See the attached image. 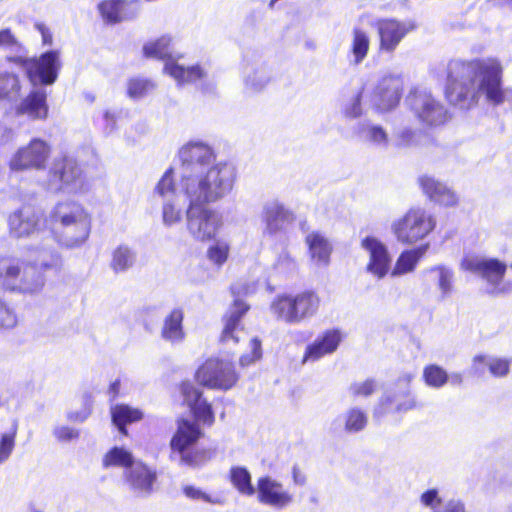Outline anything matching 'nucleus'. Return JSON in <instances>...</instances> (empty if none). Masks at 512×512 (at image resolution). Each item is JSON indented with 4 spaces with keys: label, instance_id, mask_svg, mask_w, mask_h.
I'll return each instance as SVG.
<instances>
[{
    "label": "nucleus",
    "instance_id": "f257e3e1",
    "mask_svg": "<svg viewBox=\"0 0 512 512\" xmlns=\"http://www.w3.org/2000/svg\"><path fill=\"white\" fill-rule=\"evenodd\" d=\"M481 96L493 105L507 103L512 108V89L502 87V66L494 58L463 61L447 65L445 97L460 109H470Z\"/></svg>",
    "mask_w": 512,
    "mask_h": 512
},
{
    "label": "nucleus",
    "instance_id": "f03ea898",
    "mask_svg": "<svg viewBox=\"0 0 512 512\" xmlns=\"http://www.w3.org/2000/svg\"><path fill=\"white\" fill-rule=\"evenodd\" d=\"M179 390L194 421L185 417L177 418L176 430L169 443L170 458L177 459L181 466L196 468L206 461L205 450L197 448L203 436L200 424L212 425L214 413L211 405L202 397V392L191 382L182 381Z\"/></svg>",
    "mask_w": 512,
    "mask_h": 512
},
{
    "label": "nucleus",
    "instance_id": "7ed1b4c3",
    "mask_svg": "<svg viewBox=\"0 0 512 512\" xmlns=\"http://www.w3.org/2000/svg\"><path fill=\"white\" fill-rule=\"evenodd\" d=\"M184 192L190 201L187 209V227L190 233L201 241L214 239L221 226V219L206 207L214 198L211 184L206 179L187 177Z\"/></svg>",
    "mask_w": 512,
    "mask_h": 512
},
{
    "label": "nucleus",
    "instance_id": "20e7f679",
    "mask_svg": "<svg viewBox=\"0 0 512 512\" xmlns=\"http://www.w3.org/2000/svg\"><path fill=\"white\" fill-rule=\"evenodd\" d=\"M60 268L59 258L53 263L37 264L13 256L1 257L0 288L11 293H35L45 285V272H58Z\"/></svg>",
    "mask_w": 512,
    "mask_h": 512
},
{
    "label": "nucleus",
    "instance_id": "39448f33",
    "mask_svg": "<svg viewBox=\"0 0 512 512\" xmlns=\"http://www.w3.org/2000/svg\"><path fill=\"white\" fill-rule=\"evenodd\" d=\"M52 233L55 240L68 247H79L89 238L92 226L91 215L78 202H58L51 211Z\"/></svg>",
    "mask_w": 512,
    "mask_h": 512
},
{
    "label": "nucleus",
    "instance_id": "423d86ee",
    "mask_svg": "<svg viewBox=\"0 0 512 512\" xmlns=\"http://www.w3.org/2000/svg\"><path fill=\"white\" fill-rule=\"evenodd\" d=\"M319 297L312 291L297 295H279L270 304L271 312L288 324H299L312 317L319 308Z\"/></svg>",
    "mask_w": 512,
    "mask_h": 512
},
{
    "label": "nucleus",
    "instance_id": "0eeeda50",
    "mask_svg": "<svg viewBox=\"0 0 512 512\" xmlns=\"http://www.w3.org/2000/svg\"><path fill=\"white\" fill-rule=\"evenodd\" d=\"M48 182L58 191L78 193L88 188L80 163L73 157L62 154L54 158L48 170Z\"/></svg>",
    "mask_w": 512,
    "mask_h": 512
},
{
    "label": "nucleus",
    "instance_id": "6e6552de",
    "mask_svg": "<svg viewBox=\"0 0 512 512\" xmlns=\"http://www.w3.org/2000/svg\"><path fill=\"white\" fill-rule=\"evenodd\" d=\"M436 226L435 219L423 208H411L401 218L395 220L391 230L397 241L414 244L424 239Z\"/></svg>",
    "mask_w": 512,
    "mask_h": 512
},
{
    "label": "nucleus",
    "instance_id": "1a4fd4ad",
    "mask_svg": "<svg viewBox=\"0 0 512 512\" xmlns=\"http://www.w3.org/2000/svg\"><path fill=\"white\" fill-rule=\"evenodd\" d=\"M406 103L415 117L429 127L441 126L450 117L446 106L426 89L415 88L410 91Z\"/></svg>",
    "mask_w": 512,
    "mask_h": 512
},
{
    "label": "nucleus",
    "instance_id": "9d476101",
    "mask_svg": "<svg viewBox=\"0 0 512 512\" xmlns=\"http://www.w3.org/2000/svg\"><path fill=\"white\" fill-rule=\"evenodd\" d=\"M462 268L471 272H478L488 283V293L503 295L512 292V283L503 282L507 265L496 258H465Z\"/></svg>",
    "mask_w": 512,
    "mask_h": 512
},
{
    "label": "nucleus",
    "instance_id": "9b49d317",
    "mask_svg": "<svg viewBox=\"0 0 512 512\" xmlns=\"http://www.w3.org/2000/svg\"><path fill=\"white\" fill-rule=\"evenodd\" d=\"M11 61L21 65L32 84L40 82L43 85L53 84L61 67L59 52L51 50L43 53L39 58L14 57Z\"/></svg>",
    "mask_w": 512,
    "mask_h": 512
},
{
    "label": "nucleus",
    "instance_id": "f8f14e48",
    "mask_svg": "<svg viewBox=\"0 0 512 512\" xmlns=\"http://www.w3.org/2000/svg\"><path fill=\"white\" fill-rule=\"evenodd\" d=\"M52 154V148L45 140L33 138L20 147L10 160L13 171L43 170Z\"/></svg>",
    "mask_w": 512,
    "mask_h": 512
},
{
    "label": "nucleus",
    "instance_id": "ddd939ff",
    "mask_svg": "<svg viewBox=\"0 0 512 512\" xmlns=\"http://www.w3.org/2000/svg\"><path fill=\"white\" fill-rule=\"evenodd\" d=\"M254 291L255 285L247 281L240 280L231 285L230 295L232 303L230 304L228 315H226V342L233 340L234 343H237L239 341L234 332L240 327L241 319L250 309V305L246 302V297Z\"/></svg>",
    "mask_w": 512,
    "mask_h": 512
},
{
    "label": "nucleus",
    "instance_id": "4468645a",
    "mask_svg": "<svg viewBox=\"0 0 512 512\" xmlns=\"http://www.w3.org/2000/svg\"><path fill=\"white\" fill-rule=\"evenodd\" d=\"M44 223V213L30 204L22 205L8 217L9 232L16 238H26L38 233Z\"/></svg>",
    "mask_w": 512,
    "mask_h": 512
},
{
    "label": "nucleus",
    "instance_id": "2eb2a0df",
    "mask_svg": "<svg viewBox=\"0 0 512 512\" xmlns=\"http://www.w3.org/2000/svg\"><path fill=\"white\" fill-rule=\"evenodd\" d=\"M402 90L403 80L399 75L383 76L373 91V106L380 112L394 109L400 102Z\"/></svg>",
    "mask_w": 512,
    "mask_h": 512
},
{
    "label": "nucleus",
    "instance_id": "dca6fc26",
    "mask_svg": "<svg viewBox=\"0 0 512 512\" xmlns=\"http://www.w3.org/2000/svg\"><path fill=\"white\" fill-rule=\"evenodd\" d=\"M376 27L380 39V51L393 53L405 36L416 29V24L413 20L381 19Z\"/></svg>",
    "mask_w": 512,
    "mask_h": 512
},
{
    "label": "nucleus",
    "instance_id": "f3484780",
    "mask_svg": "<svg viewBox=\"0 0 512 512\" xmlns=\"http://www.w3.org/2000/svg\"><path fill=\"white\" fill-rule=\"evenodd\" d=\"M361 247L369 254L367 272L378 279H383L391 268L392 258L387 246L373 236H366L361 241Z\"/></svg>",
    "mask_w": 512,
    "mask_h": 512
},
{
    "label": "nucleus",
    "instance_id": "a211bd4d",
    "mask_svg": "<svg viewBox=\"0 0 512 512\" xmlns=\"http://www.w3.org/2000/svg\"><path fill=\"white\" fill-rule=\"evenodd\" d=\"M256 491L258 501L261 504L271 506L275 509H284L293 501V495L284 489L282 483L269 476L258 479Z\"/></svg>",
    "mask_w": 512,
    "mask_h": 512
},
{
    "label": "nucleus",
    "instance_id": "6ab92c4d",
    "mask_svg": "<svg viewBox=\"0 0 512 512\" xmlns=\"http://www.w3.org/2000/svg\"><path fill=\"white\" fill-rule=\"evenodd\" d=\"M414 375L404 374L396 384V388L388 391L382 397L381 404L386 411L407 412L416 407V400L411 394L409 384Z\"/></svg>",
    "mask_w": 512,
    "mask_h": 512
},
{
    "label": "nucleus",
    "instance_id": "aec40b11",
    "mask_svg": "<svg viewBox=\"0 0 512 512\" xmlns=\"http://www.w3.org/2000/svg\"><path fill=\"white\" fill-rule=\"evenodd\" d=\"M140 8V0H102L98 4L101 18L111 25L134 18Z\"/></svg>",
    "mask_w": 512,
    "mask_h": 512
},
{
    "label": "nucleus",
    "instance_id": "412c9836",
    "mask_svg": "<svg viewBox=\"0 0 512 512\" xmlns=\"http://www.w3.org/2000/svg\"><path fill=\"white\" fill-rule=\"evenodd\" d=\"M243 74L245 89L253 94L262 92L272 80V70L261 57L249 61Z\"/></svg>",
    "mask_w": 512,
    "mask_h": 512
},
{
    "label": "nucleus",
    "instance_id": "4be33fe9",
    "mask_svg": "<svg viewBox=\"0 0 512 512\" xmlns=\"http://www.w3.org/2000/svg\"><path fill=\"white\" fill-rule=\"evenodd\" d=\"M18 115H26L32 120H45L49 114L47 94L44 90H32L16 108Z\"/></svg>",
    "mask_w": 512,
    "mask_h": 512
},
{
    "label": "nucleus",
    "instance_id": "5701e85b",
    "mask_svg": "<svg viewBox=\"0 0 512 512\" xmlns=\"http://www.w3.org/2000/svg\"><path fill=\"white\" fill-rule=\"evenodd\" d=\"M419 183L422 191L431 201L443 206H455L458 203L455 192L435 178L422 176L419 178Z\"/></svg>",
    "mask_w": 512,
    "mask_h": 512
},
{
    "label": "nucleus",
    "instance_id": "b1692460",
    "mask_svg": "<svg viewBox=\"0 0 512 512\" xmlns=\"http://www.w3.org/2000/svg\"><path fill=\"white\" fill-rule=\"evenodd\" d=\"M341 334L338 330H327L307 346L304 361H317L321 357L333 353L339 346Z\"/></svg>",
    "mask_w": 512,
    "mask_h": 512
},
{
    "label": "nucleus",
    "instance_id": "393cba45",
    "mask_svg": "<svg viewBox=\"0 0 512 512\" xmlns=\"http://www.w3.org/2000/svg\"><path fill=\"white\" fill-rule=\"evenodd\" d=\"M289 217V211L282 204L276 201L265 204L262 212V220L265 223L263 233L271 236L277 234L289 221Z\"/></svg>",
    "mask_w": 512,
    "mask_h": 512
},
{
    "label": "nucleus",
    "instance_id": "a878e982",
    "mask_svg": "<svg viewBox=\"0 0 512 512\" xmlns=\"http://www.w3.org/2000/svg\"><path fill=\"white\" fill-rule=\"evenodd\" d=\"M156 478V472L142 462L133 465L126 473V479L130 486L145 494L152 492Z\"/></svg>",
    "mask_w": 512,
    "mask_h": 512
},
{
    "label": "nucleus",
    "instance_id": "bb28decb",
    "mask_svg": "<svg viewBox=\"0 0 512 512\" xmlns=\"http://www.w3.org/2000/svg\"><path fill=\"white\" fill-rule=\"evenodd\" d=\"M224 364L222 360L209 358L196 371V379L202 385L216 388L222 387Z\"/></svg>",
    "mask_w": 512,
    "mask_h": 512
},
{
    "label": "nucleus",
    "instance_id": "cd10ccee",
    "mask_svg": "<svg viewBox=\"0 0 512 512\" xmlns=\"http://www.w3.org/2000/svg\"><path fill=\"white\" fill-rule=\"evenodd\" d=\"M355 131L358 137L366 143L379 148H386L388 146V134L386 130L378 124H374L368 120L361 121L356 125Z\"/></svg>",
    "mask_w": 512,
    "mask_h": 512
},
{
    "label": "nucleus",
    "instance_id": "c85d7f7f",
    "mask_svg": "<svg viewBox=\"0 0 512 512\" xmlns=\"http://www.w3.org/2000/svg\"><path fill=\"white\" fill-rule=\"evenodd\" d=\"M306 243L311 259L318 266H327L330 261L332 247L329 241L320 233L312 232L307 235Z\"/></svg>",
    "mask_w": 512,
    "mask_h": 512
},
{
    "label": "nucleus",
    "instance_id": "c756f323",
    "mask_svg": "<svg viewBox=\"0 0 512 512\" xmlns=\"http://www.w3.org/2000/svg\"><path fill=\"white\" fill-rule=\"evenodd\" d=\"M111 418L119 432L127 436V425L140 421L143 418V413L138 408L126 404H117L111 408Z\"/></svg>",
    "mask_w": 512,
    "mask_h": 512
},
{
    "label": "nucleus",
    "instance_id": "7c9ffc66",
    "mask_svg": "<svg viewBox=\"0 0 512 512\" xmlns=\"http://www.w3.org/2000/svg\"><path fill=\"white\" fill-rule=\"evenodd\" d=\"M425 274L431 275L436 283L441 299L448 298L453 292L454 271L446 265H435L424 271Z\"/></svg>",
    "mask_w": 512,
    "mask_h": 512
},
{
    "label": "nucleus",
    "instance_id": "2f4dec72",
    "mask_svg": "<svg viewBox=\"0 0 512 512\" xmlns=\"http://www.w3.org/2000/svg\"><path fill=\"white\" fill-rule=\"evenodd\" d=\"M428 247L429 245L425 244L411 250L403 251L399 255L396 264L391 272V275L393 277H396L412 272L415 269L420 258L428 250Z\"/></svg>",
    "mask_w": 512,
    "mask_h": 512
},
{
    "label": "nucleus",
    "instance_id": "473e14b6",
    "mask_svg": "<svg viewBox=\"0 0 512 512\" xmlns=\"http://www.w3.org/2000/svg\"><path fill=\"white\" fill-rule=\"evenodd\" d=\"M164 72L174 78L179 84L194 83L204 76L199 65L184 67L175 62L166 63Z\"/></svg>",
    "mask_w": 512,
    "mask_h": 512
},
{
    "label": "nucleus",
    "instance_id": "72a5a7b5",
    "mask_svg": "<svg viewBox=\"0 0 512 512\" xmlns=\"http://www.w3.org/2000/svg\"><path fill=\"white\" fill-rule=\"evenodd\" d=\"M183 311L180 308L173 309L165 318L162 327L161 335L164 339L175 342L184 338V331L182 327Z\"/></svg>",
    "mask_w": 512,
    "mask_h": 512
},
{
    "label": "nucleus",
    "instance_id": "f704fd0d",
    "mask_svg": "<svg viewBox=\"0 0 512 512\" xmlns=\"http://www.w3.org/2000/svg\"><path fill=\"white\" fill-rule=\"evenodd\" d=\"M343 429L348 434H355L363 431L368 423V414L359 407H351L342 415Z\"/></svg>",
    "mask_w": 512,
    "mask_h": 512
},
{
    "label": "nucleus",
    "instance_id": "c9c22d12",
    "mask_svg": "<svg viewBox=\"0 0 512 512\" xmlns=\"http://www.w3.org/2000/svg\"><path fill=\"white\" fill-rule=\"evenodd\" d=\"M370 47V38L368 34L360 28H354L352 31V41L350 45V53L353 65L361 64L367 57Z\"/></svg>",
    "mask_w": 512,
    "mask_h": 512
},
{
    "label": "nucleus",
    "instance_id": "e433bc0d",
    "mask_svg": "<svg viewBox=\"0 0 512 512\" xmlns=\"http://www.w3.org/2000/svg\"><path fill=\"white\" fill-rule=\"evenodd\" d=\"M230 481L236 490L244 496H252L256 489L251 482V474L247 468L234 466L230 469Z\"/></svg>",
    "mask_w": 512,
    "mask_h": 512
},
{
    "label": "nucleus",
    "instance_id": "4c0bfd02",
    "mask_svg": "<svg viewBox=\"0 0 512 512\" xmlns=\"http://www.w3.org/2000/svg\"><path fill=\"white\" fill-rule=\"evenodd\" d=\"M21 83L19 76L14 73H0V101H11L21 93Z\"/></svg>",
    "mask_w": 512,
    "mask_h": 512
},
{
    "label": "nucleus",
    "instance_id": "58836bf2",
    "mask_svg": "<svg viewBox=\"0 0 512 512\" xmlns=\"http://www.w3.org/2000/svg\"><path fill=\"white\" fill-rule=\"evenodd\" d=\"M103 466L108 468L112 466L131 468L134 464L133 456L127 450L120 447L111 448L103 456Z\"/></svg>",
    "mask_w": 512,
    "mask_h": 512
},
{
    "label": "nucleus",
    "instance_id": "ea45409f",
    "mask_svg": "<svg viewBox=\"0 0 512 512\" xmlns=\"http://www.w3.org/2000/svg\"><path fill=\"white\" fill-rule=\"evenodd\" d=\"M169 43L170 39L165 37L150 41L143 46V55L146 58H153L158 60L171 58L168 49Z\"/></svg>",
    "mask_w": 512,
    "mask_h": 512
},
{
    "label": "nucleus",
    "instance_id": "a19ab883",
    "mask_svg": "<svg viewBox=\"0 0 512 512\" xmlns=\"http://www.w3.org/2000/svg\"><path fill=\"white\" fill-rule=\"evenodd\" d=\"M423 378L429 387L439 389L448 383L449 374L442 367L431 364L424 368Z\"/></svg>",
    "mask_w": 512,
    "mask_h": 512
},
{
    "label": "nucleus",
    "instance_id": "79ce46f5",
    "mask_svg": "<svg viewBox=\"0 0 512 512\" xmlns=\"http://www.w3.org/2000/svg\"><path fill=\"white\" fill-rule=\"evenodd\" d=\"M155 86V83L150 79L133 77L127 82V94L133 99H139L148 95Z\"/></svg>",
    "mask_w": 512,
    "mask_h": 512
},
{
    "label": "nucleus",
    "instance_id": "37998d69",
    "mask_svg": "<svg viewBox=\"0 0 512 512\" xmlns=\"http://www.w3.org/2000/svg\"><path fill=\"white\" fill-rule=\"evenodd\" d=\"M132 264V254L128 247L119 246L112 254L111 267L115 272L127 270Z\"/></svg>",
    "mask_w": 512,
    "mask_h": 512
},
{
    "label": "nucleus",
    "instance_id": "c03bdc74",
    "mask_svg": "<svg viewBox=\"0 0 512 512\" xmlns=\"http://www.w3.org/2000/svg\"><path fill=\"white\" fill-rule=\"evenodd\" d=\"M16 434L17 425L13 421L9 431L2 434L0 438V463L5 462L14 450Z\"/></svg>",
    "mask_w": 512,
    "mask_h": 512
},
{
    "label": "nucleus",
    "instance_id": "a18cd8bd",
    "mask_svg": "<svg viewBox=\"0 0 512 512\" xmlns=\"http://www.w3.org/2000/svg\"><path fill=\"white\" fill-rule=\"evenodd\" d=\"M488 371L493 377H506L510 372L511 359L505 357H496L490 355Z\"/></svg>",
    "mask_w": 512,
    "mask_h": 512
},
{
    "label": "nucleus",
    "instance_id": "49530a36",
    "mask_svg": "<svg viewBox=\"0 0 512 512\" xmlns=\"http://www.w3.org/2000/svg\"><path fill=\"white\" fill-rule=\"evenodd\" d=\"M420 503L430 509L431 512H441L443 507L442 498L439 496V491L436 488L424 491L420 496Z\"/></svg>",
    "mask_w": 512,
    "mask_h": 512
},
{
    "label": "nucleus",
    "instance_id": "de8ad7c7",
    "mask_svg": "<svg viewBox=\"0 0 512 512\" xmlns=\"http://www.w3.org/2000/svg\"><path fill=\"white\" fill-rule=\"evenodd\" d=\"M18 319L15 311L0 299V330H9L17 325Z\"/></svg>",
    "mask_w": 512,
    "mask_h": 512
},
{
    "label": "nucleus",
    "instance_id": "09e8293b",
    "mask_svg": "<svg viewBox=\"0 0 512 512\" xmlns=\"http://www.w3.org/2000/svg\"><path fill=\"white\" fill-rule=\"evenodd\" d=\"M376 382L373 379H367L363 382H354L349 386V394L354 397H368L374 393Z\"/></svg>",
    "mask_w": 512,
    "mask_h": 512
},
{
    "label": "nucleus",
    "instance_id": "8fccbe9b",
    "mask_svg": "<svg viewBox=\"0 0 512 512\" xmlns=\"http://www.w3.org/2000/svg\"><path fill=\"white\" fill-rule=\"evenodd\" d=\"M251 354H244L240 357V364L243 367L249 366L262 357L261 341L253 338L250 341Z\"/></svg>",
    "mask_w": 512,
    "mask_h": 512
},
{
    "label": "nucleus",
    "instance_id": "3c124183",
    "mask_svg": "<svg viewBox=\"0 0 512 512\" xmlns=\"http://www.w3.org/2000/svg\"><path fill=\"white\" fill-rule=\"evenodd\" d=\"M490 355L478 354L472 359L470 374L476 377H483L489 369Z\"/></svg>",
    "mask_w": 512,
    "mask_h": 512
},
{
    "label": "nucleus",
    "instance_id": "603ef678",
    "mask_svg": "<svg viewBox=\"0 0 512 512\" xmlns=\"http://www.w3.org/2000/svg\"><path fill=\"white\" fill-rule=\"evenodd\" d=\"M362 90L358 91L345 105L344 114L349 118H358L362 115Z\"/></svg>",
    "mask_w": 512,
    "mask_h": 512
},
{
    "label": "nucleus",
    "instance_id": "864d4df0",
    "mask_svg": "<svg viewBox=\"0 0 512 512\" xmlns=\"http://www.w3.org/2000/svg\"><path fill=\"white\" fill-rule=\"evenodd\" d=\"M172 168H169L157 183L156 190L161 196L175 191V184L172 177Z\"/></svg>",
    "mask_w": 512,
    "mask_h": 512
},
{
    "label": "nucleus",
    "instance_id": "5fc2aeb1",
    "mask_svg": "<svg viewBox=\"0 0 512 512\" xmlns=\"http://www.w3.org/2000/svg\"><path fill=\"white\" fill-rule=\"evenodd\" d=\"M53 435L59 442H69L78 439L80 431L69 426H60L54 429Z\"/></svg>",
    "mask_w": 512,
    "mask_h": 512
},
{
    "label": "nucleus",
    "instance_id": "6e6d98bb",
    "mask_svg": "<svg viewBox=\"0 0 512 512\" xmlns=\"http://www.w3.org/2000/svg\"><path fill=\"white\" fill-rule=\"evenodd\" d=\"M416 131L412 128L405 127L396 135V146L409 147L415 143Z\"/></svg>",
    "mask_w": 512,
    "mask_h": 512
},
{
    "label": "nucleus",
    "instance_id": "4d7b16f0",
    "mask_svg": "<svg viewBox=\"0 0 512 512\" xmlns=\"http://www.w3.org/2000/svg\"><path fill=\"white\" fill-rule=\"evenodd\" d=\"M181 219V211L174 205L167 203L163 206V220L166 224L172 225Z\"/></svg>",
    "mask_w": 512,
    "mask_h": 512
},
{
    "label": "nucleus",
    "instance_id": "13d9d810",
    "mask_svg": "<svg viewBox=\"0 0 512 512\" xmlns=\"http://www.w3.org/2000/svg\"><path fill=\"white\" fill-rule=\"evenodd\" d=\"M183 493L192 500H204L212 503L216 502V500H212L206 493L192 485L183 487Z\"/></svg>",
    "mask_w": 512,
    "mask_h": 512
},
{
    "label": "nucleus",
    "instance_id": "bf43d9fd",
    "mask_svg": "<svg viewBox=\"0 0 512 512\" xmlns=\"http://www.w3.org/2000/svg\"><path fill=\"white\" fill-rule=\"evenodd\" d=\"M441 512H468L465 503L459 498H451L443 504Z\"/></svg>",
    "mask_w": 512,
    "mask_h": 512
},
{
    "label": "nucleus",
    "instance_id": "052dcab7",
    "mask_svg": "<svg viewBox=\"0 0 512 512\" xmlns=\"http://www.w3.org/2000/svg\"><path fill=\"white\" fill-rule=\"evenodd\" d=\"M276 267L281 271H293L296 263L288 253L283 252L279 255Z\"/></svg>",
    "mask_w": 512,
    "mask_h": 512
},
{
    "label": "nucleus",
    "instance_id": "680f3d73",
    "mask_svg": "<svg viewBox=\"0 0 512 512\" xmlns=\"http://www.w3.org/2000/svg\"><path fill=\"white\" fill-rule=\"evenodd\" d=\"M207 256L209 260L220 266L224 262V249L219 245H213L208 249Z\"/></svg>",
    "mask_w": 512,
    "mask_h": 512
},
{
    "label": "nucleus",
    "instance_id": "e2e57ef3",
    "mask_svg": "<svg viewBox=\"0 0 512 512\" xmlns=\"http://www.w3.org/2000/svg\"><path fill=\"white\" fill-rule=\"evenodd\" d=\"M16 44L17 40L9 28L0 30V47H9Z\"/></svg>",
    "mask_w": 512,
    "mask_h": 512
},
{
    "label": "nucleus",
    "instance_id": "0e129e2a",
    "mask_svg": "<svg viewBox=\"0 0 512 512\" xmlns=\"http://www.w3.org/2000/svg\"><path fill=\"white\" fill-rule=\"evenodd\" d=\"M36 29L42 36V42L44 45H51L53 42V36L50 29L44 23H37Z\"/></svg>",
    "mask_w": 512,
    "mask_h": 512
},
{
    "label": "nucleus",
    "instance_id": "69168bd1",
    "mask_svg": "<svg viewBox=\"0 0 512 512\" xmlns=\"http://www.w3.org/2000/svg\"><path fill=\"white\" fill-rule=\"evenodd\" d=\"M91 414V409L88 407L85 411L79 412H70L67 415L68 420L72 422H84L88 416Z\"/></svg>",
    "mask_w": 512,
    "mask_h": 512
},
{
    "label": "nucleus",
    "instance_id": "338daca9",
    "mask_svg": "<svg viewBox=\"0 0 512 512\" xmlns=\"http://www.w3.org/2000/svg\"><path fill=\"white\" fill-rule=\"evenodd\" d=\"M238 380L236 372L226 363V390L231 388Z\"/></svg>",
    "mask_w": 512,
    "mask_h": 512
},
{
    "label": "nucleus",
    "instance_id": "774afa93",
    "mask_svg": "<svg viewBox=\"0 0 512 512\" xmlns=\"http://www.w3.org/2000/svg\"><path fill=\"white\" fill-rule=\"evenodd\" d=\"M292 476L293 481L296 485L302 486L306 482L305 475L300 471V469L297 466H293L292 469Z\"/></svg>",
    "mask_w": 512,
    "mask_h": 512
}]
</instances>
